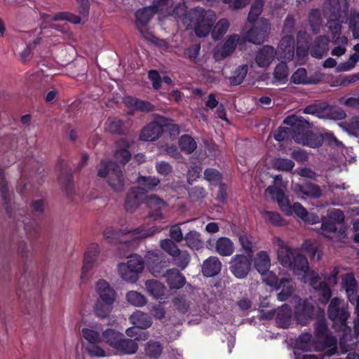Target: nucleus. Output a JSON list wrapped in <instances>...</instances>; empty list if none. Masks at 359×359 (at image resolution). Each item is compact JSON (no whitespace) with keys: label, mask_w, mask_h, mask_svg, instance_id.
Segmentation results:
<instances>
[{"label":"nucleus","mask_w":359,"mask_h":359,"mask_svg":"<svg viewBox=\"0 0 359 359\" xmlns=\"http://www.w3.org/2000/svg\"><path fill=\"white\" fill-rule=\"evenodd\" d=\"M272 244L276 248L278 260L282 266L292 269L299 276V279L304 283L309 282L310 285L322 294V302L326 303L330 299V291L322 283H318V277L314 276V271L310 270L307 259L290 248L280 237H274Z\"/></svg>","instance_id":"1"},{"label":"nucleus","mask_w":359,"mask_h":359,"mask_svg":"<svg viewBox=\"0 0 359 359\" xmlns=\"http://www.w3.org/2000/svg\"><path fill=\"white\" fill-rule=\"evenodd\" d=\"M348 4L347 0H326L323 5V14L328 20V27L332 33V41L338 46L332 50L335 56L343 55L348 43L346 36H339L341 25L338 20L347 15Z\"/></svg>","instance_id":"2"},{"label":"nucleus","mask_w":359,"mask_h":359,"mask_svg":"<svg viewBox=\"0 0 359 359\" xmlns=\"http://www.w3.org/2000/svg\"><path fill=\"white\" fill-rule=\"evenodd\" d=\"M99 177L106 178L109 186L116 192L122 191L125 181L120 167L112 161H102L97 167Z\"/></svg>","instance_id":"3"},{"label":"nucleus","mask_w":359,"mask_h":359,"mask_svg":"<svg viewBox=\"0 0 359 359\" xmlns=\"http://www.w3.org/2000/svg\"><path fill=\"white\" fill-rule=\"evenodd\" d=\"M341 284L349 302L355 305V312L358 318L354 321V328L357 337H359V294H358V284L354 276L349 273L342 276Z\"/></svg>","instance_id":"4"},{"label":"nucleus","mask_w":359,"mask_h":359,"mask_svg":"<svg viewBox=\"0 0 359 359\" xmlns=\"http://www.w3.org/2000/svg\"><path fill=\"white\" fill-rule=\"evenodd\" d=\"M196 20L195 33L199 37L208 34L210 28L215 22L216 15L211 11H205L203 8H196L192 14Z\"/></svg>","instance_id":"5"},{"label":"nucleus","mask_w":359,"mask_h":359,"mask_svg":"<svg viewBox=\"0 0 359 359\" xmlns=\"http://www.w3.org/2000/svg\"><path fill=\"white\" fill-rule=\"evenodd\" d=\"M292 139L298 144L312 148L320 147L323 142L322 135L305 130L300 126V123L298 124L297 132L292 135Z\"/></svg>","instance_id":"6"},{"label":"nucleus","mask_w":359,"mask_h":359,"mask_svg":"<svg viewBox=\"0 0 359 359\" xmlns=\"http://www.w3.org/2000/svg\"><path fill=\"white\" fill-rule=\"evenodd\" d=\"M327 326L323 321H319L315 327V333L319 341L323 342V348L327 356H331L337 351V339L327 334Z\"/></svg>","instance_id":"7"},{"label":"nucleus","mask_w":359,"mask_h":359,"mask_svg":"<svg viewBox=\"0 0 359 359\" xmlns=\"http://www.w3.org/2000/svg\"><path fill=\"white\" fill-rule=\"evenodd\" d=\"M229 269L238 278H244L248 274L250 267V259L245 255H234L230 262Z\"/></svg>","instance_id":"8"},{"label":"nucleus","mask_w":359,"mask_h":359,"mask_svg":"<svg viewBox=\"0 0 359 359\" xmlns=\"http://www.w3.org/2000/svg\"><path fill=\"white\" fill-rule=\"evenodd\" d=\"M271 30V25L268 20L262 19L252 27L246 36L247 39L253 43L259 44L264 42Z\"/></svg>","instance_id":"9"},{"label":"nucleus","mask_w":359,"mask_h":359,"mask_svg":"<svg viewBox=\"0 0 359 359\" xmlns=\"http://www.w3.org/2000/svg\"><path fill=\"white\" fill-rule=\"evenodd\" d=\"M145 203L149 209V217L155 221L165 218L161 212L168 205L165 201L156 195L151 194L145 198Z\"/></svg>","instance_id":"10"},{"label":"nucleus","mask_w":359,"mask_h":359,"mask_svg":"<svg viewBox=\"0 0 359 359\" xmlns=\"http://www.w3.org/2000/svg\"><path fill=\"white\" fill-rule=\"evenodd\" d=\"M240 37L238 34L230 35L224 44L217 46L214 50V57L216 60H222L233 53L235 50Z\"/></svg>","instance_id":"11"},{"label":"nucleus","mask_w":359,"mask_h":359,"mask_svg":"<svg viewBox=\"0 0 359 359\" xmlns=\"http://www.w3.org/2000/svg\"><path fill=\"white\" fill-rule=\"evenodd\" d=\"M321 233L326 238L333 241H341L346 237V230L341 226L338 227L333 221L322 219Z\"/></svg>","instance_id":"12"},{"label":"nucleus","mask_w":359,"mask_h":359,"mask_svg":"<svg viewBox=\"0 0 359 359\" xmlns=\"http://www.w3.org/2000/svg\"><path fill=\"white\" fill-rule=\"evenodd\" d=\"M283 122L285 124L290 126V127L280 126L275 132L273 135L274 139L278 142L287 139L290 135L292 136L295 132H297L298 124L299 123H302V120L297 116H292L285 118Z\"/></svg>","instance_id":"13"},{"label":"nucleus","mask_w":359,"mask_h":359,"mask_svg":"<svg viewBox=\"0 0 359 359\" xmlns=\"http://www.w3.org/2000/svg\"><path fill=\"white\" fill-rule=\"evenodd\" d=\"M276 50L271 46L266 45L260 48L255 54V64L261 68H267L275 59Z\"/></svg>","instance_id":"14"},{"label":"nucleus","mask_w":359,"mask_h":359,"mask_svg":"<svg viewBox=\"0 0 359 359\" xmlns=\"http://www.w3.org/2000/svg\"><path fill=\"white\" fill-rule=\"evenodd\" d=\"M95 292L102 302L114 304L116 302L117 295L115 290L104 279H100L97 281Z\"/></svg>","instance_id":"15"},{"label":"nucleus","mask_w":359,"mask_h":359,"mask_svg":"<svg viewBox=\"0 0 359 359\" xmlns=\"http://www.w3.org/2000/svg\"><path fill=\"white\" fill-rule=\"evenodd\" d=\"M342 299L339 298L332 299L329 305L328 316L332 320H338L341 325L345 326L349 313L342 308Z\"/></svg>","instance_id":"16"},{"label":"nucleus","mask_w":359,"mask_h":359,"mask_svg":"<svg viewBox=\"0 0 359 359\" xmlns=\"http://www.w3.org/2000/svg\"><path fill=\"white\" fill-rule=\"evenodd\" d=\"M145 191L140 187H133L129 190L127 193L126 201H125V209L128 212H134L140 204L145 201L144 197Z\"/></svg>","instance_id":"17"},{"label":"nucleus","mask_w":359,"mask_h":359,"mask_svg":"<svg viewBox=\"0 0 359 359\" xmlns=\"http://www.w3.org/2000/svg\"><path fill=\"white\" fill-rule=\"evenodd\" d=\"M42 18H43L44 21L47 23H50V26L57 29L62 32H65V30L63 29V27L58 25L52 24V22L56 21V20H67L69 21L73 24H79L81 21V17L77 16L74 14L68 13V12H61L58 13L54 15L43 14L42 15Z\"/></svg>","instance_id":"18"},{"label":"nucleus","mask_w":359,"mask_h":359,"mask_svg":"<svg viewBox=\"0 0 359 359\" xmlns=\"http://www.w3.org/2000/svg\"><path fill=\"white\" fill-rule=\"evenodd\" d=\"M266 194H269L272 199L276 200L280 210L288 216L292 215V205L290 204L288 199L285 197L283 191L275 185L269 187L266 191Z\"/></svg>","instance_id":"19"},{"label":"nucleus","mask_w":359,"mask_h":359,"mask_svg":"<svg viewBox=\"0 0 359 359\" xmlns=\"http://www.w3.org/2000/svg\"><path fill=\"white\" fill-rule=\"evenodd\" d=\"M313 311V306L309 301L300 299L294 311L297 322L303 325H306L312 317Z\"/></svg>","instance_id":"20"},{"label":"nucleus","mask_w":359,"mask_h":359,"mask_svg":"<svg viewBox=\"0 0 359 359\" xmlns=\"http://www.w3.org/2000/svg\"><path fill=\"white\" fill-rule=\"evenodd\" d=\"M292 189L301 198H304L303 196L311 198H318L321 196V190L320 187L311 182L293 184Z\"/></svg>","instance_id":"21"},{"label":"nucleus","mask_w":359,"mask_h":359,"mask_svg":"<svg viewBox=\"0 0 359 359\" xmlns=\"http://www.w3.org/2000/svg\"><path fill=\"white\" fill-rule=\"evenodd\" d=\"M277 54L283 59L290 60L294 57V41L293 36L286 35L282 38L278 46Z\"/></svg>","instance_id":"22"},{"label":"nucleus","mask_w":359,"mask_h":359,"mask_svg":"<svg viewBox=\"0 0 359 359\" xmlns=\"http://www.w3.org/2000/svg\"><path fill=\"white\" fill-rule=\"evenodd\" d=\"M276 290H281L278 294L277 298L280 302L286 301L291 297L294 291V284L290 275H285L279 280L276 287Z\"/></svg>","instance_id":"23"},{"label":"nucleus","mask_w":359,"mask_h":359,"mask_svg":"<svg viewBox=\"0 0 359 359\" xmlns=\"http://www.w3.org/2000/svg\"><path fill=\"white\" fill-rule=\"evenodd\" d=\"M147 292L156 299H164L166 295V287L157 280H148L145 282Z\"/></svg>","instance_id":"24"},{"label":"nucleus","mask_w":359,"mask_h":359,"mask_svg":"<svg viewBox=\"0 0 359 359\" xmlns=\"http://www.w3.org/2000/svg\"><path fill=\"white\" fill-rule=\"evenodd\" d=\"M162 133V126L153 122L149 123L142 130L140 138L143 141H154L161 135Z\"/></svg>","instance_id":"25"},{"label":"nucleus","mask_w":359,"mask_h":359,"mask_svg":"<svg viewBox=\"0 0 359 359\" xmlns=\"http://www.w3.org/2000/svg\"><path fill=\"white\" fill-rule=\"evenodd\" d=\"M329 39L325 36H318L311 48L310 53L312 57L320 59L325 56L328 51Z\"/></svg>","instance_id":"26"},{"label":"nucleus","mask_w":359,"mask_h":359,"mask_svg":"<svg viewBox=\"0 0 359 359\" xmlns=\"http://www.w3.org/2000/svg\"><path fill=\"white\" fill-rule=\"evenodd\" d=\"M291 207L292 215L294 213L305 223L309 224H314L319 222V217L317 215L313 213L309 214L299 203H294Z\"/></svg>","instance_id":"27"},{"label":"nucleus","mask_w":359,"mask_h":359,"mask_svg":"<svg viewBox=\"0 0 359 359\" xmlns=\"http://www.w3.org/2000/svg\"><path fill=\"white\" fill-rule=\"evenodd\" d=\"M222 263L217 257H210L203 262L202 272L206 277H212L219 273Z\"/></svg>","instance_id":"28"},{"label":"nucleus","mask_w":359,"mask_h":359,"mask_svg":"<svg viewBox=\"0 0 359 359\" xmlns=\"http://www.w3.org/2000/svg\"><path fill=\"white\" fill-rule=\"evenodd\" d=\"M164 276L171 289H180L185 284V278L177 269H169Z\"/></svg>","instance_id":"29"},{"label":"nucleus","mask_w":359,"mask_h":359,"mask_svg":"<svg viewBox=\"0 0 359 359\" xmlns=\"http://www.w3.org/2000/svg\"><path fill=\"white\" fill-rule=\"evenodd\" d=\"M163 228L159 226H141L129 231L130 236L135 239H144L160 233Z\"/></svg>","instance_id":"30"},{"label":"nucleus","mask_w":359,"mask_h":359,"mask_svg":"<svg viewBox=\"0 0 359 359\" xmlns=\"http://www.w3.org/2000/svg\"><path fill=\"white\" fill-rule=\"evenodd\" d=\"M235 250L232 241L227 237H220L215 243V251L221 256L228 257L231 255Z\"/></svg>","instance_id":"31"},{"label":"nucleus","mask_w":359,"mask_h":359,"mask_svg":"<svg viewBox=\"0 0 359 359\" xmlns=\"http://www.w3.org/2000/svg\"><path fill=\"white\" fill-rule=\"evenodd\" d=\"M130 323L140 329H147L152 324L151 318L141 311H135L129 318Z\"/></svg>","instance_id":"32"},{"label":"nucleus","mask_w":359,"mask_h":359,"mask_svg":"<svg viewBox=\"0 0 359 359\" xmlns=\"http://www.w3.org/2000/svg\"><path fill=\"white\" fill-rule=\"evenodd\" d=\"M123 103L127 107L133 111L149 112L154 109V106L150 102L142 101L130 96L123 99Z\"/></svg>","instance_id":"33"},{"label":"nucleus","mask_w":359,"mask_h":359,"mask_svg":"<svg viewBox=\"0 0 359 359\" xmlns=\"http://www.w3.org/2000/svg\"><path fill=\"white\" fill-rule=\"evenodd\" d=\"M255 266L258 272L264 274L271 266V259L266 251L259 252L255 258Z\"/></svg>","instance_id":"34"},{"label":"nucleus","mask_w":359,"mask_h":359,"mask_svg":"<svg viewBox=\"0 0 359 359\" xmlns=\"http://www.w3.org/2000/svg\"><path fill=\"white\" fill-rule=\"evenodd\" d=\"M184 240L186 245L191 250H199L203 245V241L199 232L191 230L187 233L184 236Z\"/></svg>","instance_id":"35"},{"label":"nucleus","mask_w":359,"mask_h":359,"mask_svg":"<svg viewBox=\"0 0 359 359\" xmlns=\"http://www.w3.org/2000/svg\"><path fill=\"white\" fill-rule=\"evenodd\" d=\"M292 311L287 304L283 305L278 310L276 317L277 323L282 327L286 328L290 324Z\"/></svg>","instance_id":"36"},{"label":"nucleus","mask_w":359,"mask_h":359,"mask_svg":"<svg viewBox=\"0 0 359 359\" xmlns=\"http://www.w3.org/2000/svg\"><path fill=\"white\" fill-rule=\"evenodd\" d=\"M122 337L123 334L120 332L108 329L102 333V341L116 348Z\"/></svg>","instance_id":"37"},{"label":"nucleus","mask_w":359,"mask_h":359,"mask_svg":"<svg viewBox=\"0 0 359 359\" xmlns=\"http://www.w3.org/2000/svg\"><path fill=\"white\" fill-rule=\"evenodd\" d=\"M158 11L156 6H149L139 10L136 13V18L142 25H146L152 18L154 13Z\"/></svg>","instance_id":"38"},{"label":"nucleus","mask_w":359,"mask_h":359,"mask_svg":"<svg viewBox=\"0 0 359 359\" xmlns=\"http://www.w3.org/2000/svg\"><path fill=\"white\" fill-rule=\"evenodd\" d=\"M116 349L126 354H133L137 350V345L135 340L121 339Z\"/></svg>","instance_id":"39"},{"label":"nucleus","mask_w":359,"mask_h":359,"mask_svg":"<svg viewBox=\"0 0 359 359\" xmlns=\"http://www.w3.org/2000/svg\"><path fill=\"white\" fill-rule=\"evenodd\" d=\"M238 241L242 249L246 253H252L257 248L256 242L251 236L245 233L240 234Z\"/></svg>","instance_id":"40"},{"label":"nucleus","mask_w":359,"mask_h":359,"mask_svg":"<svg viewBox=\"0 0 359 359\" xmlns=\"http://www.w3.org/2000/svg\"><path fill=\"white\" fill-rule=\"evenodd\" d=\"M137 183L142 187L143 191L152 190L160 183V180L156 177H144L140 176L137 179Z\"/></svg>","instance_id":"41"},{"label":"nucleus","mask_w":359,"mask_h":359,"mask_svg":"<svg viewBox=\"0 0 359 359\" xmlns=\"http://www.w3.org/2000/svg\"><path fill=\"white\" fill-rule=\"evenodd\" d=\"M126 297L128 303L137 307L144 306L147 302V298L143 294L133 290L127 292Z\"/></svg>","instance_id":"42"},{"label":"nucleus","mask_w":359,"mask_h":359,"mask_svg":"<svg viewBox=\"0 0 359 359\" xmlns=\"http://www.w3.org/2000/svg\"><path fill=\"white\" fill-rule=\"evenodd\" d=\"M118 271L121 278L127 282L135 283L137 280V274L131 271L130 268H128L124 262L118 264Z\"/></svg>","instance_id":"43"},{"label":"nucleus","mask_w":359,"mask_h":359,"mask_svg":"<svg viewBox=\"0 0 359 359\" xmlns=\"http://www.w3.org/2000/svg\"><path fill=\"white\" fill-rule=\"evenodd\" d=\"M229 25L230 24L228 20L225 18L219 20L212 29V38L214 39H219L226 33L229 28Z\"/></svg>","instance_id":"44"},{"label":"nucleus","mask_w":359,"mask_h":359,"mask_svg":"<svg viewBox=\"0 0 359 359\" xmlns=\"http://www.w3.org/2000/svg\"><path fill=\"white\" fill-rule=\"evenodd\" d=\"M112 304L102 301L97 302L94 307L95 314L102 319L107 318L112 311Z\"/></svg>","instance_id":"45"},{"label":"nucleus","mask_w":359,"mask_h":359,"mask_svg":"<svg viewBox=\"0 0 359 359\" xmlns=\"http://www.w3.org/2000/svg\"><path fill=\"white\" fill-rule=\"evenodd\" d=\"M131 271H134L137 274L142 272L144 267V263L142 257L139 255H134L129 257L127 262H124Z\"/></svg>","instance_id":"46"},{"label":"nucleus","mask_w":359,"mask_h":359,"mask_svg":"<svg viewBox=\"0 0 359 359\" xmlns=\"http://www.w3.org/2000/svg\"><path fill=\"white\" fill-rule=\"evenodd\" d=\"M179 145L182 151L187 154L192 153L196 149V141L189 135H182L179 140Z\"/></svg>","instance_id":"47"},{"label":"nucleus","mask_w":359,"mask_h":359,"mask_svg":"<svg viewBox=\"0 0 359 359\" xmlns=\"http://www.w3.org/2000/svg\"><path fill=\"white\" fill-rule=\"evenodd\" d=\"M289 75L288 68L285 62H280L276 65L273 72V76L276 81L285 83Z\"/></svg>","instance_id":"48"},{"label":"nucleus","mask_w":359,"mask_h":359,"mask_svg":"<svg viewBox=\"0 0 359 359\" xmlns=\"http://www.w3.org/2000/svg\"><path fill=\"white\" fill-rule=\"evenodd\" d=\"M262 217L273 226H281L286 224V222L280 215L276 212L264 211Z\"/></svg>","instance_id":"49"},{"label":"nucleus","mask_w":359,"mask_h":359,"mask_svg":"<svg viewBox=\"0 0 359 359\" xmlns=\"http://www.w3.org/2000/svg\"><path fill=\"white\" fill-rule=\"evenodd\" d=\"M83 337L90 344H96L102 341V336L100 333L90 328H83L81 330Z\"/></svg>","instance_id":"50"},{"label":"nucleus","mask_w":359,"mask_h":359,"mask_svg":"<svg viewBox=\"0 0 359 359\" xmlns=\"http://www.w3.org/2000/svg\"><path fill=\"white\" fill-rule=\"evenodd\" d=\"M172 257L175 264L181 269H184L188 266L191 259V256L187 250H181L180 249Z\"/></svg>","instance_id":"51"},{"label":"nucleus","mask_w":359,"mask_h":359,"mask_svg":"<svg viewBox=\"0 0 359 359\" xmlns=\"http://www.w3.org/2000/svg\"><path fill=\"white\" fill-rule=\"evenodd\" d=\"M100 248L99 245L97 243H91L88 246L84 257L97 264L100 260L102 261V259H100Z\"/></svg>","instance_id":"52"},{"label":"nucleus","mask_w":359,"mask_h":359,"mask_svg":"<svg viewBox=\"0 0 359 359\" xmlns=\"http://www.w3.org/2000/svg\"><path fill=\"white\" fill-rule=\"evenodd\" d=\"M248 67L246 65L238 67L231 77V83L233 85H239L243 82L247 75Z\"/></svg>","instance_id":"53"},{"label":"nucleus","mask_w":359,"mask_h":359,"mask_svg":"<svg viewBox=\"0 0 359 359\" xmlns=\"http://www.w3.org/2000/svg\"><path fill=\"white\" fill-rule=\"evenodd\" d=\"M339 273V270L338 267L335 266L334 268H333L332 270L331 271L330 273L328 276H324V279L327 282V283H325V282L320 281V278H319V276L314 272V276L318 277V283H324L329 288V290L330 291V297H331L332 292H331V290H330V287L328 286V285L333 286L337 283V276H338Z\"/></svg>","instance_id":"54"},{"label":"nucleus","mask_w":359,"mask_h":359,"mask_svg":"<svg viewBox=\"0 0 359 359\" xmlns=\"http://www.w3.org/2000/svg\"><path fill=\"white\" fill-rule=\"evenodd\" d=\"M160 247L170 256H175L180 248L171 239H163L160 242Z\"/></svg>","instance_id":"55"},{"label":"nucleus","mask_w":359,"mask_h":359,"mask_svg":"<svg viewBox=\"0 0 359 359\" xmlns=\"http://www.w3.org/2000/svg\"><path fill=\"white\" fill-rule=\"evenodd\" d=\"M263 6V0L255 1L248 14V19L250 22H254L257 20V17L261 14L262 11Z\"/></svg>","instance_id":"56"},{"label":"nucleus","mask_w":359,"mask_h":359,"mask_svg":"<svg viewBox=\"0 0 359 359\" xmlns=\"http://www.w3.org/2000/svg\"><path fill=\"white\" fill-rule=\"evenodd\" d=\"M359 61V55L357 53L351 54L348 60L346 62H341L338 66V69L340 71H349L354 68L356 63Z\"/></svg>","instance_id":"57"},{"label":"nucleus","mask_w":359,"mask_h":359,"mask_svg":"<svg viewBox=\"0 0 359 359\" xmlns=\"http://www.w3.org/2000/svg\"><path fill=\"white\" fill-rule=\"evenodd\" d=\"M107 128L113 133L121 134L125 131L123 123L118 119H112L107 121Z\"/></svg>","instance_id":"58"},{"label":"nucleus","mask_w":359,"mask_h":359,"mask_svg":"<svg viewBox=\"0 0 359 359\" xmlns=\"http://www.w3.org/2000/svg\"><path fill=\"white\" fill-rule=\"evenodd\" d=\"M311 339L312 337L310 334L304 333L301 334L297 341V344L299 348L303 351H311Z\"/></svg>","instance_id":"59"},{"label":"nucleus","mask_w":359,"mask_h":359,"mask_svg":"<svg viewBox=\"0 0 359 359\" xmlns=\"http://www.w3.org/2000/svg\"><path fill=\"white\" fill-rule=\"evenodd\" d=\"M291 81L296 84L308 83L306 70L304 68H299L292 75Z\"/></svg>","instance_id":"60"},{"label":"nucleus","mask_w":359,"mask_h":359,"mask_svg":"<svg viewBox=\"0 0 359 359\" xmlns=\"http://www.w3.org/2000/svg\"><path fill=\"white\" fill-rule=\"evenodd\" d=\"M184 223L172 225L170 229V239L177 243L182 242L184 236H183L182 230L180 228V225Z\"/></svg>","instance_id":"61"},{"label":"nucleus","mask_w":359,"mask_h":359,"mask_svg":"<svg viewBox=\"0 0 359 359\" xmlns=\"http://www.w3.org/2000/svg\"><path fill=\"white\" fill-rule=\"evenodd\" d=\"M274 166L279 170L290 171L294 168V163L290 159L278 158L274 163Z\"/></svg>","instance_id":"62"},{"label":"nucleus","mask_w":359,"mask_h":359,"mask_svg":"<svg viewBox=\"0 0 359 359\" xmlns=\"http://www.w3.org/2000/svg\"><path fill=\"white\" fill-rule=\"evenodd\" d=\"M155 168L156 172L163 176H167L172 172V167L165 161L156 162Z\"/></svg>","instance_id":"63"},{"label":"nucleus","mask_w":359,"mask_h":359,"mask_svg":"<svg viewBox=\"0 0 359 359\" xmlns=\"http://www.w3.org/2000/svg\"><path fill=\"white\" fill-rule=\"evenodd\" d=\"M173 304L176 309L182 313L187 312L189 309V303L182 296L174 298Z\"/></svg>","instance_id":"64"}]
</instances>
